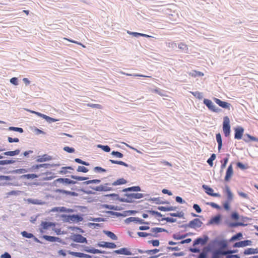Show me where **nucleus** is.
Masks as SVG:
<instances>
[{
	"instance_id": "1",
	"label": "nucleus",
	"mask_w": 258,
	"mask_h": 258,
	"mask_svg": "<svg viewBox=\"0 0 258 258\" xmlns=\"http://www.w3.org/2000/svg\"><path fill=\"white\" fill-rule=\"evenodd\" d=\"M217 246H220L223 248L227 247L228 242L227 240L224 239H219L218 238H216L211 240L206 248L207 251L206 252H213V250H216L215 248Z\"/></svg>"
},
{
	"instance_id": "2",
	"label": "nucleus",
	"mask_w": 258,
	"mask_h": 258,
	"mask_svg": "<svg viewBox=\"0 0 258 258\" xmlns=\"http://www.w3.org/2000/svg\"><path fill=\"white\" fill-rule=\"evenodd\" d=\"M78 182L68 178L60 177L54 180L52 182L49 183L51 186L62 187L63 186H68L71 184H75Z\"/></svg>"
},
{
	"instance_id": "3",
	"label": "nucleus",
	"mask_w": 258,
	"mask_h": 258,
	"mask_svg": "<svg viewBox=\"0 0 258 258\" xmlns=\"http://www.w3.org/2000/svg\"><path fill=\"white\" fill-rule=\"evenodd\" d=\"M148 194H144L142 193H126L123 196L126 198H123L121 199L122 202L127 203H134L135 202L134 199H140L145 196H149Z\"/></svg>"
},
{
	"instance_id": "4",
	"label": "nucleus",
	"mask_w": 258,
	"mask_h": 258,
	"mask_svg": "<svg viewBox=\"0 0 258 258\" xmlns=\"http://www.w3.org/2000/svg\"><path fill=\"white\" fill-rule=\"evenodd\" d=\"M240 218L241 220L240 221H235V222H229L228 220H226L224 221V223L226 224L229 228H233L238 226H243L245 227L247 225V224H245L244 222L249 220V218L248 217L241 216H240Z\"/></svg>"
},
{
	"instance_id": "5",
	"label": "nucleus",
	"mask_w": 258,
	"mask_h": 258,
	"mask_svg": "<svg viewBox=\"0 0 258 258\" xmlns=\"http://www.w3.org/2000/svg\"><path fill=\"white\" fill-rule=\"evenodd\" d=\"M222 129L225 137L229 138L231 134V126L230 124V119L228 116H225L223 117Z\"/></svg>"
},
{
	"instance_id": "6",
	"label": "nucleus",
	"mask_w": 258,
	"mask_h": 258,
	"mask_svg": "<svg viewBox=\"0 0 258 258\" xmlns=\"http://www.w3.org/2000/svg\"><path fill=\"white\" fill-rule=\"evenodd\" d=\"M67 239L72 240L74 242L80 243H88V240L87 238L83 236L81 234L79 233H71V235Z\"/></svg>"
},
{
	"instance_id": "7",
	"label": "nucleus",
	"mask_w": 258,
	"mask_h": 258,
	"mask_svg": "<svg viewBox=\"0 0 258 258\" xmlns=\"http://www.w3.org/2000/svg\"><path fill=\"white\" fill-rule=\"evenodd\" d=\"M223 252L219 249H216L210 252L211 256L210 258H221V255H223ZM198 258H208L207 252H202L198 256Z\"/></svg>"
},
{
	"instance_id": "8",
	"label": "nucleus",
	"mask_w": 258,
	"mask_h": 258,
	"mask_svg": "<svg viewBox=\"0 0 258 258\" xmlns=\"http://www.w3.org/2000/svg\"><path fill=\"white\" fill-rule=\"evenodd\" d=\"M209 237L208 235L205 234L202 236L198 237L196 238L192 243L193 246H196L199 245H205L209 240Z\"/></svg>"
},
{
	"instance_id": "9",
	"label": "nucleus",
	"mask_w": 258,
	"mask_h": 258,
	"mask_svg": "<svg viewBox=\"0 0 258 258\" xmlns=\"http://www.w3.org/2000/svg\"><path fill=\"white\" fill-rule=\"evenodd\" d=\"M204 104L208 107V108L214 112L218 113L222 111V109L216 107L212 101L208 99H204L203 100Z\"/></svg>"
},
{
	"instance_id": "10",
	"label": "nucleus",
	"mask_w": 258,
	"mask_h": 258,
	"mask_svg": "<svg viewBox=\"0 0 258 258\" xmlns=\"http://www.w3.org/2000/svg\"><path fill=\"white\" fill-rule=\"evenodd\" d=\"M136 249H135L134 253H132L130 250L127 247H122L119 249L113 250L112 253H115L117 254H122L125 255H132L137 253V251H136Z\"/></svg>"
},
{
	"instance_id": "11",
	"label": "nucleus",
	"mask_w": 258,
	"mask_h": 258,
	"mask_svg": "<svg viewBox=\"0 0 258 258\" xmlns=\"http://www.w3.org/2000/svg\"><path fill=\"white\" fill-rule=\"evenodd\" d=\"M68 253L75 257H77L79 258H92L93 257L94 258H99L98 256H93L92 255H90L88 254L80 252H75L71 250H68Z\"/></svg>"
},
{
	"instance_id": "12",
	"label": "nucleus",
	"mask_w": 258,
	"mask_h": 258,
	"mask_svg": "<svg viewBox=\"0 0 258 258\" xmlns=\"http://www.w3.org/2000/svg\"><path fill=\"white\" fill-rule=\"evenodd\" d=\"M222 216L221 214H218L217 215L213 216L211 218L210 220L207 223V226L211 225H219L221 222Z\"/></svg>"
},
{
	"instance_id": "13",
	"label": "nucleus",
	"mask_w": 258,
	"mask_h": 258,
	"mask_svg": "<svg viewBox=\"0 0 258 258\" xmlns=\"http://www.w3.org/2000/svg\"><path fill=\"white\" fill-rule=\"evenodd\" d=\"M42 238L49 242H58L62 244H66L67 243L58 237L52 236L47 235H43Z\"/></svg>"
},
{
	"instance_id": "14",
	"label": "nucleus",
	"mask_w": 258,
	"mask_h": 258,
	"mask_svg": "<svg viewBox=\"0 0 258 258\" xmlns=\"http://www.w3.org/2000/svg\"><path fill=\"white\" fill-rule=\"evenodd\" d=\"M234 139L236 140L242 139L244 135V129L241 126H237L234 128Z\"/></svg>"
},
{
	"instance_id": "15",
	"label": "nucleus",
	"mask_w": 258,
	"mask_h": 258,
	"mask_svg": "<svg viewBox=\"0 0 258 258\" xmlns=\"http://www.w3.org/2000/svg\"><path fill=\"white\" fill-rule=\"evenodd\" d=\"M89 187L97 191H109L114 190L112 187L106 186L104 184L97 186H89Z\"/></svg>"
},
{
	"instance_id": "16",
	"label": "nucleus",
	"mask_w": 258,
	"mask_h": 258,
	"mask_svg": "<svg viewBox=\"0 0 258 258\" xmlns=\"http://www.w3.org/2000/svg\"><path fill=\"white\" fill-rule=\"evenodd\" d=\"M97 245L100 247L107 248H115L117 247L116 244L114 242L100 241L97 244Z\"/></svg>"
},
{
	"instance_id": "17",
	"label": "nucleus",
	"mask_w": 258,
	"mask_h": 258,
	"mask_svg": "<svg viewBox=\"0 0 258 258\" xmlns=\"http://www.w3.org/2000/svg\"><path fill=\"white\" fill-rule=\"evenodd\" d=\"M214 100L216 102V103L217 104L221 107L228 110H230V106H231V105L229 103L222 101L220 99L217 98H214Z\"/></svg>"
},
{
	"instance_id": "18",
	"label": "nucleus",
	"mask_w": 258,
	"mask_h": 258,
	"mask_svg": "<svg viewBox=\"0 0 258 258\" xmlns=\"http://www.w3.org/2000/svg\"><path fill=\"white\" fill-rule=\"evenodd\" d=\"M84 215L82 214L70 215V223H79L83 221Z\"/></svg>"
},
{
	"instance_id": "19",
	"label": "nucleus",
	"mask_w": 258,
	"mask_h": 258,
	"mask_svg": "<svg viewBox=\"0 0 258 258\" xmlns=\"http://www.w3.org/2000/svg\"><path fill=\"white\" fill-rule=\"evenodd\" d=\"M51 211L71 213H73L76 211L73 209L67 208L65 207H57L53 208Z\"/></svg>"
},
{
	"instance_id": "20",
	"label": "nucleus",
	"mask_w": 258,
	"mask_h": 258,
	"mask_svg": "<svg viewBox=\"0 0 258 258\" xmlns=\"http://www.w3.org/2000/svg\"><path fill=\"white\" fill-rule=\"evenodd\" d=\"M233 174V169L232 163H231L227 168L226 175L224 178L225 182H229Z\"/></svg>"
},
{
	"instance_id": "21",
	"label": "nucleus",
	"mask_w": 258,
	"mask_h": 258,
	"mask_svg": "<svg viewBox=\"0 0 258 258\" xmlns=\"http://www.w3.org/2000/svg\"><path fill=\"white\" fill-rule=\"evenodd\" d=\"M54 191L56 193L63 194H66V195L73 196V197H77L78 196V194L75 191H69L63 189L61 188H57L54 190Z\"/></svg>"
},
{
	"instance_id": "22",
	"label": "nucleus",
	"mask_w": 258,
	"mask_h": 258,
	"mask_svg": "<svg viewBox=\"0 0 258 258\" xmlns=\"http://www.w3.org/2000/svg\"><path fill=\"white\" fill-rule=\"evenodd\" d=\"M100 207L102 208H105L109 211L115 210V211H121L123 209V208L121 207L115 206L113 205H108V204H101L100 205Z\"/></svg>"
},
{
	"instance_id": "23",
	"label": "nucleus",
	"mask_w": 258,
	"mask_h": 258,
	"mask_svg": "<svg viewBox=\"0 0 258 258\" xmlns=\"http://www.w3.org/2000/svg\"><path fill=\"white\" fill-rule=\"evenodd\" d=\"M242 139L246 143H249L251 141L258 142V138L252 136L248 134H244Z\"/></svg>"
},
{
	"instance_id": "24",
	"label": "nucleus",
	"mask_w": 258,
	"mask_h": 258,
	"mask_svg": "<svg viewBox=\"0 0 258 258\" xmlns=\"http://www.w3.org/2000/svg\"><path fill=\"white\" fill-rule=\"evenodd\" d=\"M136 251H137L140 253H147L150 255H153V254L155 255V254L158 253L160 251V249H157V248H154L153 249H148V250H143L141 249H136Z\"/></svg>"
},
{
	"instance_id": "25",
	"label": "nucleus",
	"mask_w": 258,
	"mask_h": 258,
	"mask_svg": "<svg viewBox=\"0 0 258 258\" xmlns=\"http://www.w3.org/2000/svg\"><path fill=\"white\" fill-rule=\"evenodd\" d=\"M195 233L192 232H188L185 234L180 235L179 234L175 233L172 235V237L175 240H180L189 236L194 235Z\"/></svg>"
},
{
	"instance_id": "26",
	"label": "nucleus",
	"mask_w": 258,
	"mask_h": 258,
	"mask_svg": "<svg viewBox=\"0 0 258 258\" xmlns=\"http://www.w3.org/2000/svg\"><path fill=\"white\" fill-rule=\"evenodd\" d=\"M56 225V222L42 221L41 223V226L43 229L47 230L51 227H55Z\"/></svg>"
},
{
	"instance_id": "27",
	"label": "nucleus",
	"mask_w": 258,
	"mask_h": 258,
	"mask_svg": "<svg viewBox=\"0 0 258 258\" xmlns=\"http://www.w3.org/2000/svg\"><path fill=\"white\" fill-rule=\"evenodd\" d=\"M41 175H47L45 177H43L42 179V180L43 181H47V180H50L53 178H54L55 177H56V175H55V174L51 171H46L44 173H42Z\"/></svg>"
},
{
	"instance_id": "28",
	"label": "nucleus",
	"mask_w": 258,
	"mask_h": 258,
	"mask_svg": "<svg viewBox=\"0 0 258 258\" xmlns=\"http://www.w3.org/2000/svg\"><path fill=\"white\" fill-rule=\"evenodd\" d=\"M52 159V157L47 154H44L42 156H38L36 162H44L50 161Z\"/></svg>"
},
{
	"instance_id": "29",
	"label": "nucleus",
	"mask_w": 258,
	"mask_h": 258,
	"mask_svg": "<svg viewBox=\"0 0 258 258\" xmlns=\"http://www.w3.org/2000/svg\"><path fill=\"white\" fill-rule=\"evenodd\" d=\"M149 201H153L155 202L156 204H169V202L168 201H162L160 200L159 197L158 198H151L148 200Z\"/></svg>"
},
{
	"instance_id": "30",
	"label": "nucleus",
	"mask_w": 258,
	"mask_h": 258,
	"mask_svg": "<svg viewBox=\"0 0 258 258\" xmlns=\"http://www.w3.org/2000/svg\"><path fill=\"white\" fill-rule=\"evenodd\" d=\"M258 253V248H247L245 249L243 251V254L245 255L257 254Z\"/></svg>"
},
{
	"instance_id": "31",
	"label": "nucleus",
	"mask_w": 258,
	"mask_h": 258,
	"mask_svg": "<svg viewBox=\"0 0 258 258\" xmlns=\"http://www.w3.org/2000/svg\"><path fill=\"white\" fill-rule=\"evenodd\" d=\"M225 192L227 196V201H232L233 198V195L231 192L228 185H225Z\"/></svg>"
},
{
	"instance_id": "32",
	"label": "nucleus",
	"mask_w": 258,
	"mask_h": 258,
	"mask_svg": "<svg viewBox=\"0 0 258 258\" xmlns=\"http://www.w3.org/2000/svg\"><path fill=\"white\" fill-rule=\"evenodd\" d=\"M29 204H32L34 205H43L45 204V202L41 200H38L36 199H28L27 200Z\"/></svg>"
},
{
	"instance_id": "33",
	"label": "nucleus",
	"mask_w": 258,
	"mask_h": 258,
	"mask_svg": "<svg viewBox=\"0 0 258 258\" xmlns=\"http://www.w3.org/2000/svg\"><path fill=\"white\" fill-rule=\"evenodd\" d=\"M39 176V175L36 174L35 173H29L22 175L20 176V178L21 179H33L36 178H38Z\"/></svg>"
},
{
	"instance_id": "34",
	"label": "nucleus",
	"mask_w": 258,
	"mask_h": 258,
	"mask_svg": "<svg viewBox=\"0 0 258 258\" xmlns=\"http://www.w3.org/2000/svg\"><path fill=\"white\" fill-rule=\"evenodd\" d=\"M216 139L218 144V151H220L223 145L222 137L220 133H217L216 134Z\"/></svg>"
},
{
	"instance_id": "35",
	"label": "nucleus",
	"mask_w": 258,
	"mask_h": 258,
	"mask_svg": "<svg viewBox=\"0 0 258 258\" xmlns=\"http://www.w3.org/2000/svg\"><path fill=\"white\" fill-rule=\"evenodd\" d=\"M243 235L241 232H238L235 234L231 236V237L228 240L229 242H232L236 240H240L242 238Z\"/></svg>"
},
{
	"instance_id": "36",
	"label": "nucleus",
	"mask_w": 258,
	"mask_h": 258,
	"mask_svg": "<svg viewBox=\"0 0 258 258\" xmlns=\"http://www.w3.org/2000/svg\"><path fill=\"white\" fill-rule=\"evenodd\" d=\"M20 151L21 150L19 149H18L14 151H9L5 152L3 153V154L4 156H15L19 154Z\"/></svg>"
},
{
	"instance_id": "37",
	"label": "nucleus",
	"mask_w": 258,
	"mask_h": 258,
	"mask_svg": "<svg viewBox=\"0 0 258 258\" xmlns=\"http://www.w3.org/2000/svg\"><path fill=\"white\" fill-rule=\"evenodd\" d=\"M103 232L111 239L113 240H117V236L112 232L108 230H103Z\"/></svg>"
},
{
	"instance_id": "38",
	"label": "nucleus",
	"mask_w": 258,
	"mask_h": 258,
	"mask_svg": "<svg viewBox=\"0 0 258 258\" xmlns=\"http://www.w3.org/2000/svg\"><path fill=\"white\" fill-rule=\"evenodd\" d=\"M103 196L105 197H111L113 198L114 200H116L119 201L120 202H122V201H121V199H123V198L119 197V195L115 193L105 195Z\"/></svg>"
},
{
	"instance_id": "39",
	"label": "nucleus",
	"mask_w": 258,
	"mask_h": 258,
	"mask_svg": "<svg viewBox=\"0 0 258 258\" xmlns=\"http://www.w3.org/2000/svg\"><path fill=\"white\" fill-rule=\"evenodd\" d=\"M127 183V180L124 179L123 178H120L117 179L116 180L112 183V186H117L119 185H122L126 184Z\"/></svg>"
},
{
	"instance_id": "40",
	"label": "nucleus",
	"mask_w": 258,
	"mask_h": 258,
	"mask_svg": "<svg viewBox=\"0 0 258 258\" xmlns=\"http://www.w3.org/2000/svg\"><path fill=\"white\" fill-rule=\"evenodd\" d=\"M81 246L83 248V250L88 253L95 254L96 248L94 247H90L85 245H82Z\"/></svg>"
},
{
	"instance_id": "41",
	"label": "nucleus",
	"mask_w": 258,
	"mask_h": 258,
	"mask_svg": "<svg viewBox=\"0 0 258 258\" xmlns=\"http://www.w3.org/2000/svg\"><path fill=\"white\" fill-rule=\"evenodd\" d=\"M202 188L204 190L205 192L209 196H211L214 191L212 188L206 184H203Z\"/></svg>"
},
{
	"instance_id": "42",
	"label": "nucleus",
	"mask_w": 258,
	"mask_h": 258,
	"mask_svg": "<svg viewBox=\"0 0 258 258\" xmlns=\"http://www.w3.org/2000/svg\"><path fill=\"white\" fill-rule=\"evenodd\" d=\"M230 157V155L229 154H226V157L223 158V160L221 161V168H225L226 166V165L228 162L229 158Z\"/></svg>"
},
{
	"instance_id": "43",
	"label": "nucleus",
	"mask_w": 258,
	"mask_h": 258,
	"mask_svg": "<svg viewBox=\"0 0 258 258\" xmlns=\"http://www.w3.org/2000/svg\"><path fill=\"white\" fill-rule=\"evenodd\" d=\"M101 182V180L99 179H91L89 180H86L85 181H84L82 183L83 185H88L90 184H98L99 183Z\"/></svg>"
},
{
	"instance_id": "44",
	"label": "nucleus",
	"mask_w": 258,
	"mask_h": 258,
	"mask_svg": "<svg viewBox=\"0 0 258 258\" xmlns=\"http://www.w3.org/2000/svg\"><path fill=\"white\" fill-rule=\"evenodd\" d=\"M146 212L148 213H149L150 214H151L152 215L155 216L156 217H163V215L160 212H159L157 211H155L153 210H147Z\"/></svg>"
},
{
	"instance_id": "45",
	"label": "nucleus",
	"mask_w": 258,
	"mask_h": 258,
	"mask_svg": "<svg viewBox=\"0 0 258 258\" xmlns=\"http://www.w3.org/2000/svg\"><path fill=\"white\" fill-rule=\"evenodd\" d=\"M29 172L28 168H20L12 170V174H21Z\"/></svg>"
},
{
	"instance_id": "46",
	"label": "nucleus",
	"mask_w": 258,
	"mask_h": 258,
	"mask_svg": "<svg viewBox=\"0 0 258 258\" xmlns=\"http://www.w3.org/2000/svg\"><path fill=\"white\" fill-rule=\"evenodd\" d=\"M70 177L72 179L76 180L77 181L86 180H87L89 178L88 177L80 176H77V175H71L70 176Z\"/></svg>"
},
{
	"instance_id": "47",
	"label": "nucleus",
	"mask_w": 258,
	"mask_h": 258,
	"mask_svg": "<svg viewBox=\"0 0 258 258\" xmlns=\"http://www.w3.org/2000/svg\"><path fill=\"white\" fill-rule=\"evenodd\" d=\"M230 218L232 220L237 221L240 219V215L237 211H234L231 213Z\"/></svg>"
},
{
	"instance_id": "48",
	"label": "nucleus",
	"mask_w": 258,
	"mask_h": 258,
	"mask_svg": "<svg viewBox=\"0 0 258 258\" xmlns=\"http://www.w3.org/2000/svg\"><path fill=\"white\" fill-rule=\"evenodd\" d=\"M216 158V155L215 154L213 153L211 155V156L208 159L207 162L209 164V166L211 167L213 166V161L215 160Z\"/></svg>"
},
{
	"instance_id": "49",
	"label": "nucleus",
	"mask_w": 258,
	"mask_h": 258,
	"mask_svg": "<svg viewBox=\"0 0 258 258\" xmlns=\"http://www.w3.org/2000/svg\"><path fill=\"white\" fill-rule=\"evenodd\" d=\"M97 147L98 148L101 149L105 152H109L111 150L110 147L108 145H103L101 144H98Z\"/></svg>"
},
{
	"instance_id": "50",
	"label": "nucleus",
	"mask_w": 258,
	"mask_h": 258,
	"mask_svg": "<svg viewBox=\"0 0 258 258\" xmlns=\"http://www.w3.org/2000/svg\"><path fill=\"white\" fill-rule=\"evenodd\" d=\"M240 247H243L246 246H250L252 244V241L250 240H244L240 241Z\"/></svg>"
},
{
	"instance_id": "51",
	"label": "nucleus",
	"mask_w": 258,
	"mask_h": 258,
	"mask_svg": "<svg viewBox=\"0 0 258 258\" xmlns=\"http://www.w3.org/2000/svg\"><path fill=\"white\" fill-rule=\"evenodd\" d=\"M68 229L71 230L72 231H78L79 232L82 233H84L85 232V231L82 228L78 226H70L68 227Z\"/></svg>"
},
{
	"instance_id": "52",
	"label": "nucleus",
	"mask_w": 258,
	"mask_h": 258,
	"mask_svg": "<svg viewBox=\"0 0 258 258\" xmlns=\"http://www.w3.org/2000/svg\"><path fill=\"white\" fill-rule=\"evenodd\" d=\"M190 93L196 98L201 100L203 98V93L199 91L190 92Z\"/></svg>"
},
{
	"instance_id": "53",
	"label": "nucleus",
	"mask_w": 258,
	"mask_h": 258,
	"mask_svg": "<svg viewBox=\"0 0 258 258\" xmlns=\"http://www.w3.org/2000/svg\"><path fill=\"white\" fill-rule=\"evenodd\" d=\"M8 130L10 131L19 132L20 133H23L24 132V130L22 127H19L10 126L8 128Z\"/></svg>"
},
{
	"instance_id": "54",
	"label": "nucleus",
	"mask_w": 258,
	"mask_h": 258,
	"mask_svg": "<svg viewBox=\"0 0 258 258\" xmlns=\"http://www.w3.org/2000/svg\"><path fill=\"white\" fill-rule=\"evenodd\" d=\"M178 48L181 50H182L184 52L187 53L188 50L187 46L183 43H180L178 44Z\"/></svg>"
},
{
	"instance_id": "55",
	"label": "nucleus",
	"mask_w": 258,
	"mask_h": 258,
	"mask_svg": "<svg viewBox=\"0 0 258 258\" xmlns=\"http://www.w3.org/2000/svg\"><path fill=\"white\" fill-rule=\"evenodd\" d=\"M238 252V250L237 249H229L223 252V255H229L234 253H236Z\"/></svg>"
},
{
	"instance_id": "56",
	"label": "nucleus",
	"mask_w": 258,
	"mask_h": 258,
	"mask_svg": "<svg viewBox=\"0 0 258 258\" xmlns=\"http://www.w3.org/2000/svg\"><path fill=\"white\" fill-rule=\"evenodd\" d=\"M111 155L114 157L118 158H122L123 157V154L117 151H112L111 153Z\"/></svg>"
},
{
	"instance_id": "57",
	"label": "nucleus",
	"mask_w": 258,
	"mask_h": 258,
	"mask_svg": "<svg viewBox=\"0 0 258 258\" xmlns=\"http://www.w3.org/2000/svg\"><path fill=\"white\" fill-rule=\"evenodd\" d=\"M197 222L196 221V218L189 221V222L188 223V227L193 229H196L197 228H198Z\"/></svg>"
},
{
	"instance_id": "58",
	"label": "nucleus",
	"mask_w": 258,
	"mask_h": 258,
	"mask_svg": "<svg viewBox=\"0 0 258 258\" xmlns=\"http://www.w3.org/2000/svg\"><path fill=\"white\" fill-rule=\"evenodd\" d=\"M158 221H166L168 223H174L176 222V219L173 218L172 217H163L161 220H158Z\"/></svg>"
},
{
	"instance_id": "59",
	"label": "nucleus",
	"mask_w": 258,
	"mask_h": 258,
	"mask_svg": "<svg viewBox=\"0 0 258 258\" xmlns=\"http://www.w3.org/2000/svg\"><path fill=\"white\" fill-rule=\"evenodd\" d=\"M21 235L23 237L27 238H32L34 237V235L32 233H29L26 231L21 232Z\"/></svg>"
},
{
	"instance_id": "60",
	"label": "nucleus",
	"mask_w": 258,
	"mask_h": 258,
	"mask_svg": "<svg viewBox=\"0 0 258 258\" xmlns=\"http://www.w3.org/2000/svg\"><path fill=\"white\" fill-rule=\"evenodd\" d=\"M236 166L238 168H240L241 170H244L248 168V166L247 164H244L241 162H237L236 163Z\"/></svg>"
},
{
	"instance_id": "61",
	"label": "nucleus",
	"mask_w": 258,
	"mask_h": 258,
	"mask_svg": "<svg viewBox=\"0 0 258 258\" xmlns=\"http://www.w3.org/2000/svg\"><path fill=\"white\" fill-rule=\"evenodd\" d=\"M74 161L77 163L81 164L85 166H88L90 165V163L89 162L84 161L80 158H75Z\"/></svg>"
},
{
	"instance_id": "62",
	"label": "nucleus",
	"mask_w": 258,
	"mask_h": 258,
	"mask_svg": "<svg viewBox=\"0 0 258 258\" xmlns=\"http://www.w3.org/2000/svg\"><path fill=\"white\" fill-rule=\"evenodd\" d=\"M148 243L152 244V245L155 247L158 246L160 245V241L158 239L148 240Z\"/></svg>"
},
{
	"instance_id": "63",
	"label": "nucleus",
	"mask_w": 258,
	"mask_h": 258,
	"mask_svg": "<svg viewBox=\"0 0 258 258\" xmlns=\"http://www.w3.org/2000/svg\"><path fill=\"white\" fill-rule=\"evenodd\" d=\"M88 171V169L84 166H79L77 169V171L79 172L87 173Z\"/></svg>"
},
{
	"instance_id": "64",
	"label": "nucleus",
	"mask_w": 258,
	"mask_h": 258,
	"mask_svg": "<svg viewBox=\"0 0 258 258\" xmlns=\"http://www.w3.org/2000/svg\"><path fill=\"white\" fill-rule=\"evenodd\" d=\"M93 170L96 173L106 172L107 170L100 166H96L94 168Z\"/></svg>"
}]
</instances>
